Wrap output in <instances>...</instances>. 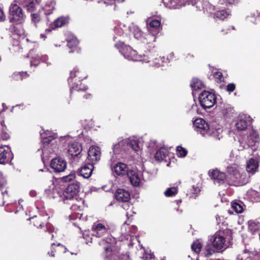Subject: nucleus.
<instances>
[{
    "instance_id": "1",
    "label": "nucleus",
    "mask_w": 260,
    "mask_h": 260,
    "mask_svg": "<svg viewBox=\"0 0 260 260\" xmlns=\"http://www.w3.org/2000/svg\"><path fill=\"white\" fill-rule=\"evenodd\" d=\"M225 242L222 232L219 231L210 237L208 243L205 248L204 253L206 256L213 254L216 250L224 247Z\"/></svg>"
},
{
    "instance_id": "2",
    "label": "nucleus",
    "mask_w": 260,
    "mask_h": 260,
    "mask_svg": "<svg viewBox=\"0 0 260 260\" xmlns=\"http://www.w3.org/2000/svg\"><path fill=\"white\" fill-rule=\"evenodd\" d=\"M91 231L93 236L103 238L99 242L101 245H104L106 243H111L114 241V239L110 236L108 227L102 223L94 222L92 226Z\"/></svg>"
},
{
    "instance_id": "3",
    "label": "nucleus",
    "mask_w": 260,
    "mask_h": 260,
    "mask_svg": "<svg viewBox=\"0 0 260 260\" xmlns=\"http://www.w3.org/2000/svg\"><path fill=\"white\" fill-rule=\"evenodd\" d=\"M115 47L119 49L124 58L128 60L150 62V60L139 55L136 51L133 50L129 46L125 45L121 40H119V42L115 44Z\"/></svg>"
},
{
    "instance_id": "4",
    "label": "nucleus",
    "mask_w": 260,
    "mask_h": 260,
    "mask_svg": "<svg viewBox=\"0 0 260 260\" xmlns=\"http://www.w3.org/2000/svg\"><path fill=\"white\" fill-rule=\"evenodd\" d=\"M86 78V76L83 75L82 72L80 71L79 69L76 67L70 72V76L68 79L69 84L71 87V92L72 93L73 90L79 91L82 90L80 87H79V83L81 80Z\"/></svg>"
},
{
    "instance_id": "5",
    "label": "nucleus",
    "mask_w": 260,
    "mask_h": 260,
    "mask_svg": "<svg viewBox=\"0 0 260 260\" xmlns=\"http://www.w3.org/2000/svg\"><path fill=\"white\" fill-rule=\"evenodd\" d=\"M132 148L135 152H138L140 150V147L139 145L137 140L134 139H125L119 141L113 146V151L115 153H118L121 151H126V149Z\"/></svg>"
},
{
    "instance_id": "6",
    "label": "nucleus",
    "mask_w": 260,
    "mask_h": 260,
    "mask_svg": "<svg viewBox=\"0 0 260 260\" xmlns=\"http://www.w3.org/2000/svg\"><path fill=\"white\" fill-rule=\"evenodd\" d=\"M146 22L149 32L148 37L151 38V40H149V41L154 42L156 39V35L161 29L160 20L149 17L146 19Z\"/></svg>"
},
{
    "instance_id": "7",
    "label": "nucleus",
    "mask_w": 260,
    "mask_h": 260,
    "mask_svg": "<svg viewBox=\"0 0 260 260\" xmlns=\"http://www.w3.org/2000/svg\"><path fill=\"white\" fill-rule=\"evenodd\" d=\"M241 150L250 147L254 150L257 149L259 144V136L256 131L252 130L247 137V142L242 138L239 140Z\"/></svg>"
},
{
    "instance_id": "8",
    "label": "nucleus",
    "mask_w": 260,
    "mask_h": 260,
    "mask_svg": "<svg viewBox=\"0 0 260 260\" xmlns=\"http://www.w3.org/2000/svg\"><path fill=\"white\" fill-rule=\"evenodd\" d=\"M9 18L11 22L21 24L24 21L25 15L18 5L12 4L9 8Z\"/></svg>"
},
{
    "instance_id": "9",
    "label": "nucleus",
    "mask_w": 260,
    "mask_h": 260,
    "mask_svg": "<svg viewBox=\"0 0 260 260\" xmlns=\"http://www.w3.org/2000/svg\"><path fill=\"white\" fill-rule=\"evenodd\" d=\"M79 190V183H72L68 186L62 194L60 195V197L64 201L66 200L74 201L76 198H79L78 196Z\"/></svg>"
},
{
    "instance_id": "10",
    "label": "nucleus",
    "mask_w": 260,
    "mask_h": 260,
    "mask_svg": "<svg viewBox=\"0 0 260 260\" xmlns=\"http://www.w3.org/2000/svg\"><path fill=\"white\" fill-rule=\"evenodd\" d=\"M43 140H42V158H44L45 157H48L49 154L52 153H55L57 148L56 145L53 141V138L52 136H49L48 137H45L42 134Z\"/></svg>"
},
{
    "instance_id": "11",
    "label": "nucleus",
    "mask_w": 260,
    "mask_h": 260,
    "mask_svg": "<svg viewBox=\"0 0 260 260\" xmlns=\"http://www.w3.org/2000/svg\"><path fill=\"white\" fill-rule=\"evenodd\" d=\"M199 101L203 108L209 109L215 105L216 98L214 94L208 91H204L199 96Z\"/></svg>"
},
{
    "instance_id": "12",
    "label": "nucleus",
    "mask_w": 260,
    "mask_h": 260,
    "mask_svg": "<svg viewBox=\"0 0 260 260\" xmlns=\"http://www.w3.org/2000/svg\"><path fill=\"white\" fill-rule=\"evenodd\" d=\"M71 210L73 212L70 215L71 219H81L83 214L82 210L84 207V200L82 198H76L74 201H72Z\"/></svg>"
},
{
    "instance_id": "13",
    "label": "nucleus",
    "mask_w": 260,
    "mask_h": 260,
    "mask_svg": "<svg viewBox=\"0 0 260 260\" xmlns=\"http://www.w3.org/2000/svg\"><path fill=\"white\" fill-rule=\"evenodd\" d=\"M127 29H129V35L130 33H132L134 37L138 40L147 43L152 42L149 41V40H151V38L148 37V34H145L137 25L133 23L130 24Z\"/></svg>"
},
{
    "instance_id": "14",
    "label": "nucleus",
    "mask_w": 260,
    "mask_h": 260,
    "mask_svg": "<svg viewBox=\"0 0 260 260\" xmlns=\"http://www.w3.org/2000/svg\"><path fill=\"white\" fill-rule=\"evenodd\" d=\"M128 27H129V24L126 25L123 23H120L115 26L114 28V41H117L116 40L117 39V43H118L120 40V39L118 40L119 38H128L129 37V29H127Z\"/></svg>"
},
{
    "instance_id": "15",
    "label": "nucleus",
    "mask_w": 260,
    "mask_h": 260,
    "mask_svg": "<svg viewBox=\"0 0 260 260\" xmlns=\"http://www.w3.org/2000/svg\"><path fill=\"white\" fill-rule=\"evenodd\" d=\"M194 129L203 136L208 134L210 129L208 123L203 118H197L193 122Z\"/></svg>"
},
{
    "instance_id": "16",
    "label": "nucleus",
    "mask_w": 260,
    "mask_h": 260,
    "mask_svg": "<svg viewBox=\"0 0 260 260\" xmlns=\"http://www.w3.org/2000/svg\"><path fill=\"white\" fill-rule=\"evenodd\" d=\"M251 118L247 115H241L238 116L235 123V126L239 131L245 130L251 123Z\"/></svg>"
},
{
    "instance_id": "17",
    "label": "nucleus",
    "mask_w": 260,
    "mask_h": 260,
    "mask_svg": "<svg viewBox=\"0 0 260 260\" xmlns=\"http://www.w3.org/2000/svg\"><path fill=\"white\" fill-rule=\"evenodd\" d=\"M188 4H191L192 5H197V8L198 10H201L203 9L204 11H206L209 13L214 10V7L212 6L207 1H204L203 2L197 0H189L188 3Z\"/></svg>"
},
{
    "instance_id": "18",
    "label": "nucleus",
    "mask_w": 260,
    "mask_h": 260,
    "mask_svg": "<svg viewBox=\"0 0 260 260\" xmlns=\"http://www.w3.org/2000/svg\"><path fill=\"white\" fill-rule=\"evenodd\" d=\"M101 158V150L99 147L91 146L89 148L88 153V160L89 163L94 164Z\"/></svg>"
},
{
    "instance_id": "19",
    "label": "nucleus",
    "mask_w": 260,
    "mask_h": 260,
    "mask_svg": "<svg viewBox=\"0 0 260 260\" xmlns=\"http://www.w3.org/2000/svg\"><path fill=\"white\" fill-rule=\"evenodd\" d=\"M12 158L13 154L8 147H0V164H5L9 163Z\"/></svg>"
},
{
    "instance_id": "20",
    "label": "nucleus",
    "mask_w": 260,
    "mask_h": 260,
    "mask_svg": "<svg viewBox=\"0 0 260 260\" xmlns=\"http://www.w3.org/2000/svg\"><path fill=\"white\" fill-rule=\"evenodd\" d=\"M51 167L55 172H60L63 171L67 167L66 161L60 157L53 158L50 164Z\"/></svg>"
},
{
    "instance_id": "21",
    "label": "nucleus",
    "mask_w": 260,
    "mask_h": 260,
    "mask_svg": "<svg viewBox=\"0 0 260 260\" xmlns=\"http://www.w3.org/2000/svg\"><path fill=\"white\" fill-rule=\"evenodd\" d=\"M259 160L256 158H251L246 163V171L248 173L253 175L258 171Z\"/></svg>"
},
{
    "instance_id": "22",
    "label": "nucleus",
    "mask_w": 260,
    "mask_h": 260,
    "mask_svg": "<svg viewBox=\"0 0 260 260\" xmlns=\"http://www.w3.org/2000/svg\"><path fill=\"white\" fill-rule=\"evenodd\" d=\"M35 50H31L29 53V55L31 58V60L30 61L31 66H37L39 63L40 60L44 62H47L48 59V56L47 55H42L41 57V56L38 53L35 54Z\"/></svg>"
},
{
    "instance_id": "23",
    "label": "nucleus",
    "mask_w": 260,
    "mask_h": 260,
    "mask_svg": "<svg viewBox=\"0 0 260 260\" xmlns=\"http://www.w3.org/2000/svg\"><path fill=\"white\" fill-rule=\"evenodd\" d=\"M127 176L132 184L135 186L140 185L142 182L141 173L133 170H129L127 173Z\"/></svg>"
},
{
    "instance_id": "24",
    "label": "nucleus",
    "mask_w": 260,
    "mask_h": 260,
    "mask_svg": "<svg viewBox=\"0 0 260 260\" xmlns=\"http://www.w3.org/2000/svg\"><path fill=\"white\" fill-rule=\"evenodd\" d=\"M187 0H163L166 7L170 9H178L185 6Z\"/></svg>"
},
{
    "instance_id": "25",
    "label": "nucleus",
    "mask_w": 260,
    "mask_h": 260,
    "mask_svg": "<svg viewBox=\"0 0 260 260\" xmlns=\"http://www.w3.org/2000/svg\"><path fill=\"white\" fill-rule=\"evenodd\" d=\"M115 198L120 202H127L130 199V194L125 189L119 188L116 190Z\"/></svg>"
},
{
    "instance_id": "26",
    "label": "nucleus",
    "mask_w": 260,
    "mask_h": 260,
    "mask_svg": "<svg viewBox=\"0 0 260 260\" xmlns=\"http://www.w3.org/2000/svg\"><path fill=\"white\" fill-rule=\"evenodd\" d=\"M93 168V165L88 162L80 168L79 173L84 178H88L91 176Z\"/></svg>"
},
{
    "instance_id": "27",
    "label": "nucleus",
    "mask_w": 260,
    "mask_h": 260,
    "mask_svg": "<svg viewBox=\"0 0 260 260\" xmlns=\"http://www.w3.org/2000/svg\"><path fill=\"white\" fill-rule=\"evenodd\" d=\"M241 168L236 164H233L226 168L227 173L236 179H239L241 177Z\"/></svg>"
},
{
    "instance_id": "28",
    "label": "nucleus",
    "mask_w": 260,
    "mask_h": 260,
    "mask_svg": "<svg viewBox=\"0 0 260 260\" xmlns=\"http://www.w3.org/2000/svg\"><path fill=\"white\" fill-rule=\"evenodd\" d=\"M114 171L118 176H123L127 174L129 172L127 165L122 162L116 164L114 167Z\"/></svg>"
},
{
    "instance_id": "29",
    "label": "nucleus",
    "mask_w": 260,
    "mask_h": 260,
    "mask_svg": "<svg viewBox=\"0 0 260 260\" xmlns=\"http://www.w3.org/2000/svg\"><path fill=\"white\" fill-rule=\"evenodd\" d=\"M209 175L211 178L217 182L223 181L226 178L225 173L220 172L219 170L216 169L212 171H210Z\"/></svg>"
},
{
    "instance_id": "30",
    "label": "nucleus",
    "mask_w": 260,
    "mask_h": 260,
    "mask_svg": "<svg viewBox=\"0 0 260 260\" xmlns=\"http://www.w3.org/2000/svg\"><path fill=\"white\" fill-rule=\"evenodd\" d=\"M81 146L76 142L71 143L69 146L68 152L72 156H76L81 151Z\"/></svg>"
},
{
    "instance_id": "31",
    "label": "nucleus",
    "mask_w": 260,
    "mask_h": 260,
    "mask_svg": "<svg viewBox=\"0 0 260 260\" xmlns=\"http://www.w3.org/2000/svg\"><path fill=\"white\" fill-rule=\"evenodd\" d=\"M169 149L166 147H161L155 154L156 160L160 161L164 159L169 154Z\"/></svg>"
},
{
    "instance_id": "32",
    "label": "nucleus",
    "mask_w": 260,
    "mask_h": 260,
    "mask_svg": "<svg viewBox=\"0 0 260 260\" xmlns=\"http://www.w3.org/2000/svg\"><path fill=\"white\" fill-rule=\"evenodd\" d=\"M69 17L68 16H61L56 19L51 25L52 29L63 26L69 22Z\"/></svg>"
},
{
    "instance_id": "33",
    "label": "nucleus",
    "mask_w": 260,
    "mask_h": 260,
    "mask_svg": "<svg viewBox=\"0 0 260 260\" xmlns=\"http://www.w3.org/2000/svg\"><path fill=\"white\" fill-rule=\"evenodd\" d=\"M108 260H130V258L127 254L112 252L108 256Z\"/></svg>"
},
{
    "instance_id": "34",
    "label": "nucleus",
    "mask_w": 260,
    "mask_h": 260,
    "mask_svg": "<svg viewBox=\"0 0 260 260\" xmlns=\"http://www.w3.org/2000/svg\"><path fill=\"white\" fill-rule=\"evenodd\" d=\"M20 24L17 23V25H12L10 26L9 30L14 34L18 36H21L25 33L24 30Z\"/></svg>"
},
{
    "instance_id": "35",
    "label": "nucleus",
    "mask_w": 260,
    "mask_h": 260,
    "mask_svg": "<svg viewBox=\"0 0 260 260\" xmlns=\"http://www.w3.org/2000/svg\"><path fill=\"white\" fill-rule=\"evenodd\" d=\"M249 231L252 234H254L260 231V223L253 220H250L248 222Z\"/></svg>"
},
{
    "instance_id": "36",
    "label": "nucleus",
    "mask_w": 260,
    "mask_h": 260,
    "mask_svg": "<svg viewBox=\"0 0 260 260\" xmlns=\"http://www.w3.org/2000/svg\"><path fill=\"white\" fill-rule=\"evenodd\" d=\"M55 4L53 1L48 2L43 8L44 14L46 15L51 14L54 10Z\"/></svg>"
},
{
    "instance_id": "37",
    "label": "nucleus",
    "mask_w": 260,
    "mask_h": 260,
    "mask_svg": "<svg viewBox=\"0 0 260 260\" xmlns=\"http://www.w3.org/2000/svg\"><path fill=\"white\" fill-rule=\"evenodd\" d=\"M230 12L227 10H219L216 12L214 17L220 20H223L226 18L229 15Z\"/></svg>"
},
{
    "instance_id": "38",
    "label": "nucleus",
    "mask_w": 260,
    "mask_h": 260,
    "mask_svg": "<svg viewBox=\"0 0 260 260\" xmlns=\"http://www.w3.org/2000/svg\"><path fill=\"white\" fill-rule=\"evenodd\" d=\"M190 86L192 90L195 91L201 89L203 86V84L201 80L197 78H193L191 80Z\"/></svg>"
},
{
    "instance_id": "39",
    "label": "nucleus",
    "mask_w": 260,
    "mask_h": 260,
    "mask_svg": "<svg viewBox=\"0 0 260 260\" xmlns=\"http://www.w3.org/2000/svg\"><path fill=\"white\" fill-rule=\"evenodd\" d=\"M248 194L253 201H260V192H258L257 191L254 189H251L249 191Z\"/></svg>"
},
{
    "instance_id": "40",
    "label": "nucleus",
    "mask_w": 260,
    "mask_h": 260,
    "mask_svg": "<svg viewBox=\"0 0 260 260\" xmlns=\"http://www.w3.org/2000/svg\"><path fill=\"white\" fill-rule=\"evenodd\" d=\"M238 260H250V253L245 249L241 253L238 254L237 256Z\"/></svg>"
},
{
    "instance_id": "41",
    "label": "nucleus",
    "mask_w": 260,
    "mask_h": 260,
    "mask_svg": "<svg viewBox=\"0 0 260 260\" xmlns=\"http://www.w3.org/2000/svg\"><path fill=\"white\" fill-rule=\"evenodd\" d=\"M68 46L70 48L74 49L78 44V41L77 38L74 36L67 40Z\"/></svg>"
},
{
    "instance_id": "42",
    "label": "nucleus",
    "mask_w": 260,
    "mask_h": 260,
    "mask_svg": "<svg viewBox=\"0 0 260 260\" xmlns=\"http://www.w3.org/2000/svg\"><path fill=\"white\" fill-rule=\"evenodd\" d=\"M202 245L201 243L198 241L194 242L191 245V249L194 252L198 253L201 250Z\"/></svg>"
},
{
    "instance_id": "43",
    "label": "nucleus",
    "mask_w": 260,
    "mask_h": 260,
    "mask_svg": "<svg viewBox=\"0 0 260 260\" xmlns=\"http://www.w3.org/2000/svg\"><path fill=\"white\" fill-rule=\"evenodd\" d=\"M178 191V189L176 187L168 188L164 192L166 197H171L175 196Z\"/></svg>"
},
{
    "instance_id": "44",
    "label": "nucleus",
    "mask_w": 260,
    "mask_h": 260,
    "mask_svg": "<svg viewBox=\"0 0 260 260\" xmlns=\"http://www.w3.org/2000/svg\"><path fill=\"white\" fill-rule=\"evenodd\" d=\"M41 12L39 11V13H32L31 14V17L32 21L35 24H37V23L41 21L42 19V15Z\"/></svg>"
},
{
    "instance_id": "45",
    "label": "nucleus",
    "mask_w": 260,
    "mask_h": 260,
    "mask_svg": "<svg viewBox=\"0 0 260 260\" xmlns=\"http://www.w3.org/2000/svg\"><path fill=\"white\" fill-rule=\"evenodd\" d=\"M232 208L237 213H242L243 211V206L242 203L234 202L232 205Z\"/></svg>"
},
{
    "instance_id": "46",
    "label": "nucleus",
    "mask_w": 260,
    "mask_h": 260,
    "mask_svg": "<svg viewBox=\"0 0 260 260\" xmlns=\"http://www.w3.org/2000/svg\"><path fill=\"white\" fill-rule=\"evenodd\" d=\"M13 78L16 80H22L23 78L27 77V74L26 72H15L13 75Z\"/></svg>"
},
{
    "instance_id": "47",
    "label": "nucleus",
    "mask_w": 260,
    "mask_h": 260,
    "mask_svg": "<svg viewBox=\"0 0 260 260\" xmlns=\"http://www.w3.org/2000/svg\"><path fill=\"white\" fill-rule=\"evenodd\" d=\"M187 153V150L181 146H178L177 147V155L181 157H184L186 155Z\"/></svg>"
},
{
    "instance_id": "48",
    "label": "nucleus",
    "mask_w": 260,
    "mask_h": 260,
    "mask_svg": "<svg viewBox=\"0 0 260 260\" xmlns=\"http://www.w3.org/2000/svg\"><path fill=\"white\" fill-rule=\"evenodd\" d=\"M30 2L27 6V9L29 11H32L36 8L37 6L38 5V1L37 0H29Z\"/></svg>"
},
{
    "instance_id": "49",
    "label": "nucleus",
    "mask_w": 260,
    "mask_h": 260,
    "mask_svg": "<svg viewBox=\"0 0 260 260\" xmlns=\"http://www.w3.org/2000/svg\"><path fill=\"white\" fill-rule=\"evenodd\" d=\"M127 228L128 229V231H127V232H126L125 234L126 233H127L128 234H129L130 233H135L136 231H137V227L135 226H132V227L130 228L128 226L127 224L125 223L122 225V230H125L126 231Z\"/></svg>"
},
{
    "instance_id": "50",
    "label": "nucleus",
    "mask_w": 260,
    "mask_h": 260,
    "mask_svg": "<svg viewBox=\"0 0 260 260\" xmlns=\"http://www.w3.org/2000/svg\"><path fill=\"white\" fill-rule=\"evenodd\" d=\"M238 3L237 0H219V4L221 5H235Z\"/></svg>"
},
{
    "instance_id": "51",
    "label": "nucleus",
    "mask_w": 260,
    "mask_h": 260,
    "mask_svg": "<svg viewBox=\"0 0 260 260\" xmlns=\"http://www.w3.org/2000/svg\"><path fill=\"white\" fill-rule=\"evenodd\" d=\"M214 77L217 82H221L223 80L222 74L220 72H216L214 73Z\"/></svg>"
},
{
    "instance_id": "52",
    "label": "nucleus",
    "mask_w": 260,
    "mask_h": 260,
    "mask_svg": "<svg viewBox=\"0 0 260 260\" xmlns=\"http://www.w3.org/2000/svg\"><path fill=\"white\" fill-rule=\"evenodd\" d=\"M153 63L152 65L156 66V67H159L160 66H162V58L160 57H159L158 58H155L154 60H153Z\"/></svg>"
},
{
    "instance_id": "53",
    "label": "nucleus",
    "mask_w": 260,
    "mask_h": 260,
    "mask_svg": "<svg viewBox=\"0 0 260 260\" xmlns=\"http://www.w3.org/2000/svg\"><path fill=\"white\" fill-rule=\"evenodd\" d=\"M6 184V180L2 172L0 171V187Z\"/></svg>"
},
{
    "instance_id": "54",
    "label": "nucleus",
    "mask_w": 260,
    "mask_h": 260,
    "mask_svg": "<svg viewBox=\"0 0 260 260\" xmlns=\"http://www.w3.org/2000/svg\"><path fill=\"white\" fill-rule=\"evenodd\" d=\"M75 178V174H70V175L63 177L65 181H70L73 180Z\"/></svg>"
},
{
    "instance_id": "55",
    "label": "nucleus",
    "mask_w": 260,
    "mask_h": 260,
    "mask_svg": "<svg viewBox=\"0 0 260 260\" xmlns=\"http://www.w3.org/2000/svg\"><path fill=\"white\" fill-rule=\"evenodd\" d=\"M235 85L234 83H230L227 85V90L232 92L235 89Z\"/></svg>"
},
{
    "instance_id": "56",
    "label": "nucleus",
    "mask_w": 260,
    "mask_h": 260,
    "mask_svg": "<svg viewBox=\"0 0 260 260\" xmlns=\"http://www.w3.org/2000/svg\"><path fill=\"white\" fill-rule=\"evenodd\" d=\"M47 230L49 233L54 232L55 234H56V231H55V228L50 224L47 225Z\"/></svg>"
},
{
    "instance_id": "57",
    "label": "nucleus",
    "mask_w": 260,
    "mask_h": 260,
    "mask_svg": "<svg viewBox=\"0 0 260 260\" xmlns=\"http://www.w3.org/2000/svg\"><path fill=\"white\" fill-rule=\"evenodd\" d=\"M54 246H55V244L54 243H52L51 244V252H48V254L51 256H54V252L55 250V248H54Z\"/></svg>"
},
{
    "instance_id": "58",
    "label": "nucleus",
    "mask_w": 260,
    "mask_h": 260,
    "mask_svg": "<svg viewBox=\"0 0 260 260\" xmlns=\"http://www.w3.org/2000/svg\"><path fill=\"white\" fill-rule=\"evenodd\" d=\"M5 19V15L3 11L0 8V21L4 20Z\"/></svg>"
},
{
    "instance_id": "59",
    "label": "nucleus",
    "mask_w": 260,
    "mask_h": 260,
    "mask_svg": "<svg viewBox=\"0 0 260 260\" xmlns=\"http://www.w3.org/2000/svg\"><path fill=\"white\" fill-rule=\"evenodd\" d=\"M193 192H192L193 194H198L200 191V188L198 187H193Z\"/></svg>"
},
{
    "instance_id": "60",
    "label": "nucleus",
    "mask_w": 260,
    "mask_h": 260,
    "mask_svg": "<svg viewBox=\"0 0 260 260\" xmlns=\"http://www.w3.org/2000/svg\"><path fill=\"white\" fill-rule=\"evenodd\" d=\"M216 218L217 224H220V221L222 220V219H221V217L218 215H217Z\"/></svg>"
},
{
    "instance_id": "61",
    "label": "nucleus",
    "mask_w": 260,
    "mask_h": 260,
    "mask_svg": "<svg viewBox=\"0 0 260 260\" xmlns=\"http://www.w3.org/2000/svg\"><path fill=\"white\" fill-rule=\"evenodd\" d=\"M105 251L108 252V251H112V247L111 246H107V247H105Z\"/></svg>"
},
{
    "instance_id": "62",
    "label": "nucleus",
    "mask_w": 260,
    "mask_h": 260,
    "mask_svg": "<svg viewBox=\"0 0 260 260\" xmlns=\"http://www.w3.org/2000/svg\"><path fill=\"white\" fill-rule=\"evenodd\" d=\"M30 195L31 196V197H35L37 194V193L35 191H34V190H31L30 191Z\"/></svg>"
},
{
    "instance_id": "63",
    "label": "nucleus",
    "mask_w": 260,
    "mask_h": 260,
    "mask_svg": "<svg viewBox=\"0 0 260 260\" xmlns=\"http://www.w3.org/2000/svg\"><path fill=\"white\" fill-rule=\"evenodd\" d=\"M122 207H123V208L124 209H125V210H127V209H127V207H129V204H128V203H126V204H125L123 205H122Z\"/></svg>"
},
{
    "instance_id": "64",
    "label": "nucleus",
    "mask_w": 260,
    "mask_h": 260,
    "mask_svg": "<svg viewBox=\"0 0 260 260\" xmlns=\"http://www.w3.org/2000/svg\"><path fill=\"white\" fill-rule=\"evenodd\" d=\"M52 29H53L52 28H47L45 30V32L46 33H49V32H51Z\"/></svg>"
}]
</instances>
